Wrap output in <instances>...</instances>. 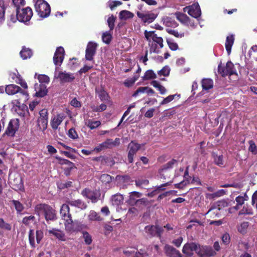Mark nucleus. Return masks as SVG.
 I'll use <instances>...</instances> for the list:
<instances>
[{"mask_svg": "<svg viewBox=\"0 0 257 257\" xmlns=\"http://www.w3.org/2000/svg\"><path fill=\"white\" fill-rule=\"evenodd\" d=\"M248 144L249 145L248 151L253 154H257V146L255 145L254 142L252 140H250L248 141Z\"/></svg>", "mask_w": 257, "mask_h": 257, "instance_id": "obj_54", "label": "nucleus"}, {"mask_svg": "<svg viewBox=\"0 0 257 257\" xmlns=\"http://www.w3.org/2000/svg\"><path fill=\"white\" fill-rule=\"evenodd\" d=\"M82 195L91 200L93 203H96L100 199L101 192L99 190H91L85 188L81 192Z\"/></svg>", "mask_w": 257, "mask_h": 257, "instance_id": "obj_7", "label": "nucleus"}, {"mask_svg": "<svg viewBox=\"0 0 257 257\" xmlns=\"http://www.w3.org/2000/svg\"><path fill=\"white\" fill-rule=\"evenodd\" d=\"M144 34L146 38L149 42L151 41V39L153 41L150 48V53H159V49L162 48L164 46L163 38L158 37L154 31L148 32L145 31Z\"/></svg>", "mask_w": 257, "mask_h": 257, "instance_id": "obj_1", "label": "nucleus"}, {"mask_svg": "<svg viewBox=\"0 0 257 257\" xmlns=\"http://www.w3.org/2000/svg\"><path fill=\"white\" fill-rule=\"evenodd\" d=\"M136 205L137 207L140 209H142L145 207L148 206L150 204L149 201L145 198L139 199L137 202H136Z\"/></svg>", "mask_w": 257, "mask_h": 257, "instance_id": "obj_35", "label": "nucleus"}, {"mask_svg": "<svg viewBox=\"0 0 257 257\" xmlns=\"http://www.w3.org/2000/svg\"><path fill=\"white\" fill-rule=\"evenodd\" d=\"M99 179L102 183L108 184L112 181V177L108 174H103L100 176Z\"/></svg>", "mask_w": 257, "mask_h": 257, "instance_id": "obj_51", "label": "nucleus"}, {"mask_svg": "<svg viewBox=\"0 0 257 257\" xmlns=\"http://www.w3.org/2000/svg\"><path fill=\"white\" fill-rule=\"evenodd\" d=\"M112 37V35L110 34L109 32H105L102 34V41L106 44H109L111 41Z\"/></svg>", "mask_w": 257, "mask_h": 257, "instance_id": "obj_44", "label": "nucleus"}, {"mask_svg": "<svg viewBox=\"0 0 257 257\" xmlns=\"http://www.w3.org/2000/svg\"><path fill=\"white\" fill-rule=\"evenodd\" d=\"M178 161L176 159H173L171 161H169L166 164L163 165L161 168L159 169V173H161L162 172L166 171L168 169H172L174 167L175 164H176Z\"/></svg>", "mask_w": 257, "mask_h": 257, "instance_id": "obj_31", "label": "nucleus"}, {"mask_svg": "<svg viewBox=\"0 0 257 257\" xmlns=\"http://www.w3.org/2000/svg\"><path fill=\"white\" fill-rule=\"evenodd\" d=\"M48 232L49 234H52L54 235L59 240L61 241H66L64 233L59 229L53 228L51 230H49Z\"/></svg>", "mask_w": 257, "mask_h": 257, "instance_id": "obj_28", "label": "nucleus"}, {"mask_svg": "<svg viewBox=\"0 0 257 257\" xmlns=\"http://www.w3.org/2000/svg\"><path fill=\"white\" fill-rule=\"evenodd\" d=\"M16 13L18 15V21L21 22H29L33 14L32 9L29 7L16 10Z\"/></svg>", "mask_w": 257, "mask_h": 257, "instance_id": "obj_6", "label": "nucleus"}, {"mask_svg": "<svg viewBox=\"0 0 257 257\" xmlns=\"http://www.w3.org/2000/svg\"><path fill=\"white\" fill-rule=\"evenodd\" d=\"M186 244L193 252L195 251L196 253H197L198 248H199V245L198 244L195 242H190L186 243Z\"/></svg>", "mask_w": 257, "mask_h": 257, "instance_id": "obj_60", "label": "nucleus"}, {"mask_svg": "<svg viewBox=\"0 0 257 257\" xmlns=\"http://www.w3.org/2000/svg\"><path fill=\"white\" fill-rule=\"evenodd\" d=\"M134 17V14L127 10H122L119 14V19L121 20H127L132 19Z\"/></svg>", "mask_w": 257, "mask_h": 257, "instance_id": "obj_34", "label": "nucleus"}, {"mask_svg": "<svg viewBox=\"0 0 257 257\" xmlns=\"http://www.w3.org/2000/svg\"><path fill=\"white\" fill-rule=\"evenodd\" d=\"M143 78L145 80L153 79L157 78V75L153 70H148L145 72Z\"/></svg>", "mask_w": 257, "mask_h": 257, "instance_id": "obj_47", "label": "nucleus"}, {"mask_svg": "<svg viewBox=\"0 0 257 257\" xmlns=\"http://www.w3.org/2000/svg\"><path fill=\"white\" fill-rule=\"evenodd\" d=\"M149 181L147 179H138L135 180V184L137 187H143L149 184Z\"/></svg>", "mask_w": 257, "mask_h": 257, "instance_id": "obj_59", "label": "nucleus"}, {"mask_svg": "<svg viewBox=\"0 0 257 257\" xmlns=\"http://www.w3.org/2000/svg\"><path fill=\"white\" fill-rule=\"evenodd\" d=\"M35 211L39 215L41 213H44L46 221L54 220L56 219L55 210L53 208L46 204L40 203L35 207Z\"/></svg>", "mask_w": 257, "mask_h": 257, "instance_id": "obj_2", "label": "nucleus"}, {"mask_svg": "<svg viewBox=\"0 0 257 257\" xmlns=\"http://www.w3.org/2000/svg\"><path fill=\"white\" fill-rule=\"evenodd\" d=\"M5 91L8 95H14L19 93V100L26 101L28 99L29 94L27 91L24 90L19 86L15 84H9L5 87Z\"/></svg>", "mask_w": 257, "mask_h": 257, "instance_id": "obj_4", "label": "nucleus"}, {"mask_svg": "<svg viewBox=\"0 0 257 257\" xmlns=\"http://www.w3.org/2000/svg\"><path fill=\"white\" fill-rule=\"evenodd\" d=\"M164 251L166 255L169 257H183L178 250L169 244L165 245Z\"/></svg>", "mask_w": 257, "mask_h": 257, "instance_id": "obj_17", "label": "nucleus"}, {"mask_svg": "<svg viewBox=\"0 0 257 257\" xmlns=\"http://www.w3.org/2000/svg\"><path fill=\"white\" fill-rule=\"evenodd\" d=\"M35 89L36 91L35 96L38 97H43L48 93V89L45 84H35Z\"/></svg>", "mask_w": 257, "mask_h": 257, "instance_id": "obj_19", "label": "nucleus"}, {"mask_svg": "<svg viewBox=\"0 0 257 257\" xmlns=\"http://www.w3.org/2000/svg\"><path fill=\"white\" fill-rule=\"evenodd\" d=\"M101 124V122L99 120L92 121L88 120L87 121V126L91 130H93L99 126Z\"/></svg>", "mask_w": 257, "mask_h": 257, "instance_id": "obj_49", "label": "nucleus"}, {"mask_svg": "<svg viewBox=\"0 0 257 257\" xmlns=\"http://www.w3.org/2000/svg\"><path fill=\"white\" fill-rule=\"evenodd\" d=\"M211 156L216 165L220 167H224V161L222 155H218L216 153L213 152L211 153Z\"/></svg>", "mask_w": 257, "mask_h": 257, "instance_id": "obj_25", "label": "nucleus"}, {"mask_svg": "<svg viewBox=\"0 0 257 257\" xmlns=\"http://www.w3.org/2000/svg\"><path fill=\"white\" fill-rule=\"evenodd\" d=\"M164 23L167 27L175 28L178 26V24L174 20L170 18L165 19Z\"/></svg>", "mask_w": 257, "mask_h": 257, "instance_id": "obj_43", "label": "nucleus"}, {"mask_svg": "<svg viewBox=\"0 0 257 257\" xmlns=\"http://www.w3.org/2000/svg\"><path fill=\"white\" fill-rule=\"evenodd\" d=\"M13 189L16 191H24V186L21 177H17L11 181Z\"/></svg>", "mask_w": 257, "mask_h": 257, "instance_id": "obj_22", "label": "nucleus"}, {"mask_svg": "<svg viewBox=\"0 0 257 257\" xmlns=\"http://www.w3.org/2000/svg\"><path fill=\"white\" fill-rule=\"evenodd\" d=\"M72 186V182L66 181L65 182H61L58 185L59 189L62 190L66 188H68Z\"/></svg>", "mask_w": 257, "mask_h": 257, "instance_id": "obj_63", "label": "nucleus"}, {"mask_svg": "<svg viewBox=\"0 0 257 257\" xmlns=\"http://www.w3.org/2000/svg\"><path fill=\"white\" fill-rule=\"evenodd\" d=\"M58 78H59L61 83L71 82L75 78L74 74L71 73H67L65 71H60L58 75Z\"/></svg>", "mask_w": 257, "mask_h": 257, "instance_id": "obj_18", "label": "nucleus"}, {"mask_svg": "<svg viewBox=\"0 0 257 257\" xmlns=\"http://www.w3.org/2000/svg\"><path fill=\"white\" fill-rule=\"evenodd\" d=\"M0 228L7 230H11L12 227L10 224L6 222L4 219L0 218Z\"/></svg>", "mask_w": 257, "mask_h": 257, "instance_id": "obj_57", "label": "nucleus"}, {"mask_svg": "<svg viewBox=\"0 0 257 257\" xmlns=\"http://www.w3.org/2000/svg\"><path fill=\"white\" fill-rule=\"evenodd\" d=\"M96 92L97 93L98 97L101 101H106L108 100L109 98V95L104 89H102L99 91H97V89H96Z\"/></svg>", "mask_w": 257, "mask_h": 257, "instance_id": "obj_37", "label": "nucleus"}, {"mask_svg": "<svg viewBox=\"0 0 257 257\" xmlns=\"http://www.w3.org/2000/svg\"><path fill=\"white\" fill-rule=\"evenodd\" d=\"M253 214L252 209L249 208L247 205L243 206L242 209L239 211V215L243 214H249L251 215Z\"/></svg>", "mask_w": 257, "mask_h": 257, "instance_id": "obj_55", "label": "nucleus"}, {"mask_svg": "<svg viewBox=\"0 0 257 257\" xmlns=\"http://www.w3.org/2000/svg\"><path fill=\"white\" fill-rule=\"evenodd\" d=\"M29 241L31 246L32 248L36 247L35 241V234L33 229H30L29 231Z\"/></svg>", "mask_w": 257, "mask_h": 257, "instance_id": "obj_46", "label": "nucleus"}, {"mask_svg": "<svg viewBox=\"0 0 257 257\" xmlns=\"http://www.w3.org/2000/svg\"><path fill=\"white\" fill-rule=\"evenodd\" d=\"M18 213H20L24 209V206L19 201L13 200L11 201Z\"/></svg>", "mask_w": 257, "mask_h": 257, "instance_id": "obj_42", "label": "nucleus"}, {"mask_svg": "<svg viewBox=\"0 0 257 257\" xmlns=\"http://www.w3.org/2000/svg\"><path fill=\"white\" fill-rule=\"evenodd\" d=\"M151 84L155 88L158 89V90L160 91V94H164L166 93V88L163 86L161 85L157 81L153 80Z\"/></svg>", "mask_w": 257, "mask_h": 257, "instance_id": "obj_39", "label": "nucleus"}, {"mask_svg": "<svg viewBox=\"0 0 257 257\" xmlns=\"http://www.w3.org/2000/svg\"><path fill=\"white\" fill-rule=\"evenodd\" d=\"M234 35L233 34H231L226 37L225 46L228 55L231 53V48L234 44Z\"/></svg>", "mask_w": 257, "mask_h": 257, "instance_id": "obj_27", "label": "nucleus"}, {"mask_svg": "<svg viewBox=\"0 0 257 257\" xmlns=\"http://www.w3.org/2000/svg\"><path fill=\"white\" fill-rule=\"evenodd\" d=\"M97 44L93 42H89L87 44L85 50V59L88 61H93L94 56L96 54Z\"/></svg>", "mask_w": 257, "mask_h": 257, "instance_id": "obj_12", "label": "nucleus"}, {"mask_svg": "<svg viewBox=\"0 0 257 257\" xmlns=\"http://www.w3.org/2000/svg\"><path fill=\"white\" fill-rule=\"evenodd\" d=\"M64 224L67 232L72 233L79 230L78 225L73 222L72 218L68 221L64 222Z\"/></svg>", "mask_w": 257, "mask_h": 257, "instance_id": "obj_20", "label": "nucleus"}, {"mask_svg": "<svg viewBox=\"0 0 257 257\" xmlns=\"http://www.w3.org/2000/svg\"><path fill=\"white\" fill-rule=\"evenodd\" d=\"M35 8L38 15L42 18L48 17L51 12V8L48 3L44 0H36Z\"/></svg>", "mask_w": 257, "mask_h": 257, "instance_id": "obj_3", "label": "nucleus"}, {"mask_svg": "<svg viewBox=\"0 0 257 257\" xmlns=\"http://www.w3.org/2000/svg\"><path fill=\"white\" fill-rule=\"evenodd\" d=\"M220 211V208L219 207H211L207 212V214H210L211 217H219Z\"/></svg>", "mask_w": 257, "mask_h": 257, "instance_id": "obj_38", "label": "nucleus"}, {"mask_svg": "<svg viewBox=\"0 0 257 257\" xmlns=\"http://www.w3.org/2000/svg\"><path fill=\"white\" fill-rule=\"evenodd\" d=\"M184 12L187 13L194 18H199L201 14V10L198 5H192L183 8Z\"/></svg>", "mask_w": 257, "mask_h": 257, "instance_id": "obj_13", "label": "nucleus"}, {"mask_svg": "<svg viewBox=\"0 0 257 257\" xmlns=\"http://www.w3.org/2000/svg\"><path fill=\"white\" fill-rule=\"evenodd\" d=\"M189 184V180L188 179H184L179 183L175 184L174 186L175 188L182 189L187 185Z\"/></svg>", "mask_w": 257, "mask_h": 257, "instance_id": "obj_62", "label": "nucleus"}, {"mask_svg": "<svg viewBox=\"0 0 257 257\" xmlns=\"http://www.w3.org/2000/svg\"><path fill=\"white\" fill-rule=\"evenodd\" d=\"M176 18L181 23L187 26H193L194 24L192 22L191 19L187 16V15L181 12L176 13Z\"/></svg>", "mask_w": 257, "mask_h": 257, "instance_id": "obj_21", "label": "nucleus"}, {"mask_svg": "<svg viewBox=\"0 0 257 257\" xmlns=\"http://www.w3.org/2000/svg\"><path fill=\"white\" fill-rule=\"evenodd\" d=\"M44 237V233L42 230H37L36 231V241L38 244L40 243Z\"/></svg>", "mask_w": 257, "mask_h": 257, "instance_id": "obj_64", "label": "nucleus"}, {"mask_svg": "<svg viewBox=\"0 0 257 257\" xmlns=\"http://www.w3.org/2000/svg\"><path fill=\"white\" fill-rule=\"evenodd\" d=\"M234 69V65L231 61H228L224 67L221 66V64H219L218 66V71L222 77L227 75L231 76L233 74L237 75Z\"/></svg>", "mask_w": 257, "mask_h": 257, "instance_id": "obj_8", "label": "nucleus"}, {"mask_svg": "<svg viewBox=\"0 0 257 257\" xmlns=\"http://www.w3.org/2000/svg\"><path fill=\"white\" fill-rule=\"evenodd\" d=\"M197 254L201 257H211L214 255L216 252L210 246L199 245V248H198Z\"/></svg>", "mask_w": 257, "mask_h": 257, "instance_id": "obj_16", "label": "nucleus"}, {"mask_svg": "<svg viewBox=\"0 0 257 257\" xmlns=\"http://www.w3.org/2000/svg\"><path fill=\"white\" fill-rule=\"evenodd\" d=\"M63 120L62 117L60 114L55 116L51 121V125L53 130H56Z\"/></svg>", "mask_w": 257, "mask_h": 257, "instance_id": "obj_32", "label": "nucleus"}, {"mask_svg": "<svg viewBox=\"0 0 257 257\" xmlns=\"http://www.w3.org/2000/svg\"><path fill=\"white\" fill-rule=\"evenodd\" d=\"M197 223L198 225L203 226V222L197 219L191 220L189 222V224L187 226V229H191L193 226H196Z\"/></svg>", "mask_w": 257, "mask_h": 257, "instance_id": "obj_61", "label": "nucleus"}, {"mask_svg": "<svg viewBox=\"0 0 257 257\" xmlns=\"http://www.w3.org/2000/svg\"><path fill=\"white\" fill-rule=\"evenodd\" d=\"M7 6L5 4L4 0H0V21H3L5 20V11Z\"/></svg>", "mask_w": 257, "mask_h": 257, "instance_id": "obj_40", "label": "nucleus"}, {"mask_svg": "<svg viewBox=\"0 0 257 257\" xmlns=\"http://www.w3.org/2000/svg\"><path fill=\"white\" fill-rule=\"evenodd\" d=\"M40 117L38 119V125L39 128L45 131L47 128L48 122V112L47 109H43L39 112Z\"/></svg>", "mask_w": 257, "mask_h": 257, "instance_id": "obj_11", "label": "nucleus"}, {"mask_svg": "<svg viewBox=\"0 0 257 257\" xmlns=\"http://www.w3.org/2000/svg\"><path fill=\"white\" fill-rule=\"evenodd\" d=\"M82 234L85 243L86 245H90L91 244L92 241L91 235L86 231H83Z\"/></svg>", "mask_w": 257, "mask_h": 257, "instance_id": "obj_48", "label": "nucleus"}, {"mask_svg": "<svg viewBox=\"0 0 257 257\" xmlns=\"http://www.w3.org/2000/svg\"><path fill=\"white\" fill-rule=\"evenodd\" d=\"M20 55L23 60H26L32 56L33 52L31 49L24 46L22 47V49L20 52Z\"/></svg>", "mask_w": 257, "mask_h": 257, "instance_id": "obj_29", "label": "nucleus"}, {"mask_svg": "<svg viewBox=\"0 0 257 257\" xmlns=\"http://www.w3.org/2000/svg\"><path fill=\"white\" fill-rule=\"evenodd\" d=\"M35 220V217L34 215L26 216L23 218L22 223L26 226H29L31 222Z\"/></svg>", "mask_w": 257, "mask_h": 257, "instance_id": "obj_50", "label": "nucleus"}, {"mask_svg": "<svg viewBox=\"0 0 257 257\" xmlns=\"http://www.w3.org/2000/svg\"><path fill=\"white\" fill-rule=\"evenodd\" d=\"M88 218L90 221H101L102 218L94 210H91L88 215Z\"/></svg>", "mask_w": 257, "mask_h": 257, "instance_id": "obj_36", "label": "nucleus"}, {"mask_svg": "<svg viewBox=\"0 0 257 257\" xmlns=\"http://www.w3.org/2000/svg\"><path fill=\"white\" fill-rule=\"evenodd\" d=\"M141 145L132 141L128 145L127 159L129 163H132L134 161V157L137 152L141 149Z\"/></svg>", "mask_w": 257, "mask_h": 257, "instance_id": "obj_10", "label": "nucleus"}, {"mask_svg": "<svg viewBox=\"0 0 257 257\" xmlns=\"http://www.w3.org/2000/svg\"><path fill=\"white\" fill-rule=\"evenodd\" d=\"M56 159L59 161V163L61 165L65 164L67 165V167H69L70 166H74V164L68 160L63 159L59 157H56Z\"/></svg>", "mask_w": 257, "mask_h": 257, "instance_id": "obj_53", "label": "nucleus"}, {"mask_svg": "<svg viewBox=\"0 0 257 257\" xmlns=\"http://www.w3.org/2000/svg\"><path fill=\"white\" fill-rule=\"evenodd\" d=\"M137 16L140 18L142 21L144 23L148 24L153 22L157 18V15L151 12H148L146 13H141L137 12Z\"/></svg>", "mask_w": 257, "mask_h": 257, "instance_id": "obj_15", "label": "nucleus"}, {"mask_svg": "<svg viewBox=\"0 0 257 257\" xmlns=\"http://www.w3.org/2000/svg\"><path fill=\"white\" fill-rule=\"evenodd\" d=\"M166 31L169 34L174 36L176 38H182L184 36V33H179L177 31L171 28H167Z\"/></svg>", "mask_w": 257, "mask_h": 257, "instance_id": "obj_45", "label": "nucleus"}, {"mask_svg": "<svg viewBox=\"0 0 257 257\" xmlns=\"http://www.w3.org/2000/svg\"><path fill=\"white\" fill-rule=\"evenodd\" d=\"M66 202L70 205L77 207L81 210L85 209L87 207L86 204L81 199L68 200Z\"/></svg>", "mask_w": 257, "mask_h": 257, "instance_id": "obj_26", "label": "nucleus"}, {"mask_svg": "<svg viewBox=\"0 0 257 257\" xmlns=\"http://www.w3.org/2000/svg\"><path fill=\"white\" fill-rule=\"evenodd\" d=\"M145 231L147 236L150 238L157 237L161 238L164 229L159 225H150L145 226Z\"/></svg>", "mask_w": 257, "mask_h": 257, "instance_id": "obj_5", "label": "nucleus"}, {"mask_svg": "<svg viewBox=\"0 0 257 257\" xmlns=\"http://www.w3.org/2000/svg\"><path fill=\"white\" fill-rule=\"evenodd\" d=\"M123 200V196L120 194H116L111 197V201L113 205H119L122 203Z\"/></svg>", "mask_w": 257, "mask_h": 257, "instance_id": "obj_33", "label": "nucleus"}, {"mask_svg": "<svg viewBox=\"0 0 257 257\" xmlns=\"http://www.w3.org/2000/svg\"><path fill=\"white\" fill-rule=\"evenodd\" d=\"M248 225L249 223L248 222L244 221L241 223L237 227L238 231L242 234H244L246 233Z\"/></svg>", "mask_w": 257, "mask_h": 257, "instance_id": "obj_41", "label": "nucleus"}, {"mask_svg": "<svg viewBox=\"0 0 257 257\" xmlns=\"http://www.w3.org/2000/svg\"><path fill=\"white\" fill-rule=\"evenodd\" d=\"M202 89L208 90L213 87V81L210 78H203L201 80Z\"/></svg>", "mask_w": 257, "mask_h": 257, "instance_id": "obj_30", "label": "nucleus"}, {"mask_svg": "<svg viewBox=\"0 0 257 257\" xmlns=\"http://www.w3.org/2000/svg\"><path fill=\"white\" fill-rule=\"evenodd\" d=\"M116 18L113 16V15H111L110 17H109L107 19V24L108 27L110 29V31H112L114 27V22L115 21Z\"/></svg>", "mask_w": 257, "mask_h": 257, "instance_id": "obj_58", "label": "nucleus"}, {"mask_svg": "<svg viewBox=\"0 0 257 257\" xmlns=\"http://www.w3.org/2000/svg\"><path fill=\"white\" fill-rule=\"evenodd\" d=\"M116 179L122 183H128L131 180V177L127 175H117Z\"/></svg>", "mask_w": 257, "mask_h": 257, "instance_id": "obj_52", "label": "nucleus"}, {"mask_svg": "<svg viewBox=\"0 0 257 257\" xmlns=\"http://www.w3.org/2000/svg\"><path fill=\"white\" fill-rule=\"evenodd\" d=\"M20 126L19 119L18 118L11 119L4 135L9 137H14Z\"/></svg>", "mask_w": 257, "mask_h": 257, "instance_id": "obj_9", "label": "nucleus"}, {"mask_svg": "<svg viewBox=\"0 0 257 257\" xmlns=\"http://www.w3.org/2000/svg\"><path fill=\"white\" fill-rule=\"evenodd\" d=\"M38 79L40 84L48 83L50 81L49 77L45 74H39Z\"/></svg>", "mask_w": 257, "mask_h": 257, "instance_id": "obj_56", "label": "nucleus"}, {"mask_svg": "<svg viewBox=\"0 0 257 257\" xmlns=\"http://www.w3.org/2000/svg\"><path fill=\"white\" fill-rule=\"evenodd\" d=\"M120 144V139L118 138H115L114 141L112 139H107L105 142L100 144L101 147L105 148H110L112 147L117 146Z\"/></svg>", "mask_w": 257, "mask_h": 257, "instance_id": "obj_23", "label": "nucleus"}, {"mask_svg": "<svg viewBox=\"0 0 257 257\" xmlns=\"http://www.w3.org/2000/svg\"><path fill=\"white\" fill-rule=\"evenodd\" d=\"M142 196V193L137 192V191H133L130 193L129 199L127 201V203L131 206H135L137 201L141 196Z\"/></svg>", "mask_w": 257, "mask_h": 257, "instance_id": "obj_24", "label": "nucleus"}, {"mask_svg": "<svg viewBox=\"0 0 257 257\" xmlns=\"http://www.w3.org/2000/svg\"><path fill=\"white\" fill-rule=\"evenodd\" d=\"M65 55V51L62 47L57 48L53 56V62L55 65L60 66L62 63Z\"/></svg>", "mask_w": 257, "mask_h": 257, "instance_id": "obj_14", "label": "nucleus"}]
</instances>
